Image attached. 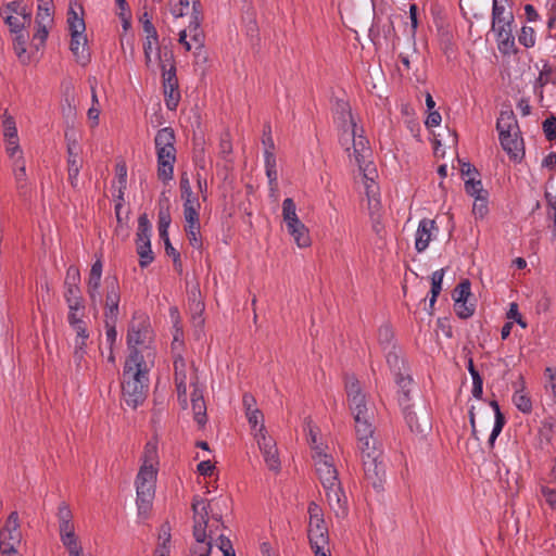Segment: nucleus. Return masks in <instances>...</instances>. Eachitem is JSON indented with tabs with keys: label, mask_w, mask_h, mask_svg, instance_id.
<instances>
[{
	"label": "nucleus",
	"mask_w": 556,
	"mask_h": 556,
	"mask_svg": "<svg viewBox=\"0 0 556 556\" xmlns=\"http://www.w3.org/2000/svg\"><path fill=\"white\" fill-rule=\"evenodd\" d=\"M148 365L141 351L129 353L123 370V399L125 403L137 408L147 397Z\"/></svg>",
	"instance_id": "obj_1"
},
{
	"label": "nucleus",
	"mask_w": 556,
	"mask_h": 556,
	"mask_svg": "<svg viewBox=\"0 0 556 556\" xmlns=\"http://www.w3.org/2000/svg\"><path fill=\"white\" fill-rule=\"evenodd\" d=\"M191 508L193 511V538L197 545L190 548V556H211L212 541L219 525L223 526L222 515L212 514L210 523L211 505L207 501L194 496Z\"/></svg>",
	"instance_id": "obj_2"
},
{
	"label": "nucleus",
	"mask_w": 556,
	"mask_h": 556,
	"mask_svg": "<svg viewBox=\"0 0 556 556\" xmlns=\"http://www.w3.org/2000/svg\"><path fill=\"white\" fill-rule=\"evenodd\" d=\"M358 439V448L361 451L364 473L368 481L377 488L382 482L384 473L383 465L379 462L381 452L377 447L376 439L374 438V427L369 426V431H356Z\"/></svg>",
	"instance_id": "obj_3"
},
{
	"label": "nucleus",
	"mask_w": 556,
	"mask_h": 556,
	"mask_svg": "<svg viewBox=\"0 0 556 556\" xmlns=\"http://www.w3.org/2000/svg\"><path fill=\"white\" fill-rule=\"evenodd\" d=\"M361 131L362 134L357 132V127L344 129L340 141L341 144L345 147L346 151H350L348 144L352 141L353 156L359 170L363 173L366 180L374 181L376 168L369 161V157L371 156V149L369 147V141L365 136H363V129H361Z\"/></svg>",
	"instance_id": "obj_4"
},
{
	"label": "nucleus",
	"mask_w": 556,
	"mask_h": 556,
	"mask_svg": "<svg viewBox=\"0 0 556 556\" xmlns=\"http://www.w3.org/2000/svg\"><path fill=\"white\" fill-rule=\"evenodd\" d=\"M151 230L152 226L146 213L138 217V229L136 233V251L139 255V265L144 268L154 261V254L151 250Z\"/></svg>",
	"instance_id": "obj_5"
},
{
	"label": "nucleus",
	"mask_w": 556,
	"mask_h": 556,
	"mask_svg": "<svg viewBox=\"0 0 556 556\" xmlns=\"http://www.w3.org/2000/svg\"><path fill=\"white\" fill-rule=\"evenodd\" d=\"M22 540V532L20 530V518L17 511H12L4 525L2 531H0V553L17 554L15 548L16 544H20Z\"/></svg>",
	"instance_id": "obj_6"
},
{
	"label": "nucleus",
	"mask_w": 556,
	"mask_h": 556,
	"mask_svg": "<svg viewBox=\"0 0 556 556\" xmlns=\"http://www.w3.org/2000/svg\"><path fill=\"white\" fill-rule=\"evenodd\" d=\"M386 351H387V355H386L387 363H388L390 369L395 375L396 383L399 384V387L402 390L404 400L407 401L408 393H409L408 386L412 383V378L408 374L404 375V372L402 371V369H405V363H404V358L402 357L401 351L395 345H392V348H390Z\"/></svg>",
	"instance_id": "obj_7"
},
{
	"label": "nucleus",
	"mask_w": 556,
	"mask_h": 556,
	"mask_svg": "<svg viewBox=\"0 0 556 556\" xmlns=\"http://www.w3.org/2000/svg\"><path fill=\"white\" fill-rule=\"evenodd\" d=\"M313 459L315 462L316 473L323 485L339 481L338 470L331 455L324 453L319 446H316L314 447Z\"/></svg>",
	"instance_id": "obj_8"
},
{
	"label": "nucleus",
	"mask_w": 556,
	"mask_h": 556,
	"mask_svg": "<svg viewBox=\"0 0 556 556\" xmlns=\"http://www.w3.org/2000/svg\"><path fill=\"white\" fill-rule=\"evenodd\" d=\"M399 401L403 406L404 418L412 432L424 433L431 429L430 418L425 408L419 412L415 410L413 405L407 404L409 399L404 400L403 394Z\"/></svg>",
	"instance_id": "obj_9"
},
{
	"label": "nucleus",
	"mask_w": 556,
	"mask_h": 556,
	"mask_svg": "<svg viewBox=\"0 0 556 556\" xmlns=\"http://www.w3.org/2000/svg\"><path fill=\"white\" fill-rule=\"evenodd\" d=\"M350 408L354 415L356 431H369V426L372 425L374 410L367 406L366 396L354 397L349 401Z\"/></svg>",
	"instance_id": "obj_10"
},
{
	"label": "nucleus",
	"mask_w": 556,
	"mask_h": 556,
	"mask_svg": "<svg viewBox=\"0 0 556 556\" xmlns=\"http://www.w3.org/2000/svg\"><path fill=\"white\" fill-rule=\"evenodd\" d=\"M190 384L193 387V391L191 393V407L193 412V418L200 427H204L207 417H206V404L203 397V391L199 388V377L197 375V368L192 365V377L190 379Z\"/></svg>",
	"instance_id": "obj_11"
},
{
	"label": "nucleus",
	"mask_w": 556,
	"mask_h": 556,
	"mask_svg": "<svg viewBox=\"0 0 556 556\" xmlns=\"http://www.w3.org/2000/svg\"><path fill=\"white\" fill-rule=\"evenodd\" d=\"M65 139L67 148L68 181L73 188H76L78 182V175L83 164V161L79 157V146L76 138H72L67 131L65 132Z\"/></svg>",
	"instance_id": "obj_12"
},
{
	"label": "nucleus",
	"mask_w": 556,
	"mask_h": 556,
	"mask_svg": "<svg viewBox=\"0 0 556 556\" xmlns=\"http://www.w3.org/2000/svg\"><path fill=\"white\" fill-rule=\"evenodd\" d=\"M121 290L116 276L105 278V312L104 318H118Z\"/></svg>",
	"instance_id": "obj_13"
},
{
	"label": "nucleus",
	"mask_w": 556,
	"mask_h": 556,
	"mask_svg": "<svg viewBox=\"0 0 556 556\" xmlns=\"http://www.w3.org/2000/svg\"><path fill=\"white\" fill-rule=\"evenodd\" d=\"M157 154V177L163 181L174 177V164L176 162L175 146L155 148Z\"/></svg>",
	"instance_id": "obj_14"
},
{
	"label": "nucleus",
	"mask_w": 556,
	"mask_h": 556,
	"mask_svg": "<svg viewBox=\"0 0 556 556\" xmlns=\"http://www.w3.org/2000/svg\"><path fill=\"white\" fill-rule=\"evenodd\" d=\"M187 364L181 355H178L174 359V380L177 390L178 403L182 409L188 407L187 399Z\"/></svg>",
	"instance_id": "obj_15"
},
{
	"label": "nucleus",
	"mask_w": 556,
	"mask_h": 556,
	"mask_svg": "<svg viewBox=\"0 0 556 556\" xmlns=\"http://www.w3.org/2000/svg\"><path fill=\"white\" fill-rule=\"evenodd\" d=\"M326 492V497L330 508L336 513L337 516H346L348 514V501L346 496L341 486V482L334 481L323 485Z\"/></svg>",
	"instance_id": "obj_16"
},
{
	"label": "nucleus",
	"mask_w": 556,
	"mask_h": 556,
	"mask_svg": "<svg viewBox=\"0 0 556 556\" xmlns=\"http://www.w3.org/2000/svg\"><path fill=\"white\" fill-rule=\"evenodd\" d=\"M157 59L160 61L162 70L163 88L178 87L176 65L173 52L166 49H164V51L161 52L160 48H157Z\"/></svg>",
	"instance_id": "obj_17"
},
{
	"label": "nucleus",
	"mask_w": 556,
	"mask_h": 556,
	"mask_svg": "<svg viewBox=\"0 0 556 556\" xmlns=\"http://www.w3.org/2000/svg\"><path fill=\"white\" fill-rule=\"evenodd\" d=\"M150 332V325L144 319L138 323L132 321L129 325L127 333V345L130 350V353L139 351L138 345H143L148 341Z\"/></svg>",
	"instance_id": "obj_18"
},
{
	"label": "nucleus",
	"mask_w": 556,
	"mask_h": 556,
	"mask_svg": "<svg viewBox=\"0 0 556 556\" xmlns=\"http://www.w3.org/2000/svg\"><path fill=\"white\" fill-rule=\"evenodd\" d=\"M503 150L515 162H521L525 156L523 139L519 132H509V135L500 137Z\"/></svg>",
	"instance_id": "obj_19"
},
{
	"label": "nucleus",
	"mask_w": 556,
	"mask_h": 556,
	"mask_svg": "<svg viewBox=\"0 0 556 556\" xmlns=\"http://www.w3.org/2000/svg\"><path fill=\"white\" fill-rule=\"evenodd\" d=\"M493 30L496 31L497 41H498V50L503 54L517 53L518 49L515 43V37L513 36L511 24L506 25L500 24L496 25Z\"/></svg>",
	"instance_id": "obj_20"
},
{
	"label": "nucleus",
	"mask_w": 556,
	"mask_h": 556,
	"mask_svg": "<svg viewBox=\"0 0 556 556\" xmlns=\"http://www.w3.org/2000/svg\"><path fill=\"white\" fill-rule=\"evenodd\" d=\"M435 220L429 218H422L416 231L415 248L417 252H424L431 241L432 230L435 229Z\"/></svg>",
	"instance_id": "obj_21"
},
{
	"label": "nucleus",
	"mask_w": 556,
	"mask_h": 556,
	"mask_svg": "<svg viewBox=\"0 0 556 556\" xmlns=\"http://www.w3.org/2000/svg\"><path fill=\"white\" fill-rule=\"evenodd\" d=\"M71 51L73 52L76 62L85 66L90 62V53L87 48V37L85 34L71 35Z\"/></svg>",
	"instance_id": "obj_22"
},
{
	"label": "nucleus",
	"mask_w": 556,
	"mask_h": 556,
	"mask_svg": "<svg viewBox=\"0 0 556 556\" xmlns=\"http://www.w3.org/2000/svg\"><path fill=\"white\" fill-rule=\"evenodd\" d=\"M496 129L498 131L500 137L509 135V132L520 131L517 118L513 110L501 111L496 122Z\"/></svg>",
	"instance_id": "obj_23"
},
{
	"label": "nucleus",
	"mask_w": 556,
	"mask_h": 556,
	"mask_svg": "<svg viewBox=\"0 0 556 556\" xmlns=\"http://www.w3.org/2000/svg\"><path fill=\"white\" fill-rule=\"evenodd\" d=\"M307 536L309 541V545L314 553H318L320 546H327L329 543V534L327 526L318 527H308Z\"/></svg>",
	"instance_id": "obj_24"
},
{
	"label": "nucleus",
	"mask_w": 556,
	"mask_h": 556,
	"mask_svg": "<svg viewBox=\"0 0 556 556\" xmlns=\"http://www.w3.org/2000/svg\"><path fill=\"white\" fill-rule=\"evenodd\" d=\"M101 276H102V262L101 260H97L90 269L89 279H88V294L92 303H96L97 296L99 295V288L101 285Z\"/></svg>",
	"instance_id": "obj_25"
},
{
	"label": "nucleus",
	"mask_w": 556,
	"mask_h": 556,
	"mask_svg": "<svg viewBox=\"0 0 556 556\" xmlns=\"http://www.w3.org/2000/svg\"><path fill=\"white\" fill-rule=\"evenodd\" d=\"M504 2H507V0H493L492 28L500 24L505 23L508 25L514 23V14L511 11L506 12Z\"/></svg>",
	"instance_id": "obj_26"
},
{
	"label": "nucleus",
	"mask_w": 556,
	"mask_h": 556,
	"mask_svg": "<svg viewBox=\"0 0 556 556\" xmlns=\"http://www.w3.org/2000/svg\"><path fill=\"white\" fill-rule=\"evenodd\" d=\"M13 38V49L14 52L20 60V62L24 65L30 62V55L27 53L26 45L29 39V34L26 30L14 33Z\"/></svg>",
	"instance_id": "obj_27"
},
{
	"label": "nucleus",
	"mask_w": 556,
	"mask_h": 556,
	"mask_svg": "<svg viewBox=\"0 0 556 556\" xmlns=\"http://www.w3.org/2000/svg\"><path fill=\"white\" fill-rule=\"evenodd\" d=\"M156 470L153 465H142L136 478V489L138 486L155 490Z\"/></svg>",
	"instance_id": "obj_28"
},
{
	"label": "nucleus",
	"mask_w": 556,
	"mask_h": 556,
	"mask_svg": "<svg viewBox=\"0 0 556 556\" xmlns=\"http://www.w3.org/2000/svg\"><path fill=\"white\" fill-rule=\"evenodd\" d=\"M155 490H149L148 488H137V506L138 514L146 518L152 507V500L154 497Z\"/></svg>",
	"instance_id": "obj_29"
},
{
	"label": "nucleus",
	"mask_w": 556,
	"mask_h": 556,
	"mask_svg": "<svg viewBox=\"0 0 556 556\" xmlns=\"http://www.w3.org/2000/svg\"><path fill=\"white\" fill-rule=\"evenodd\" d=\"M336 111L338 114V118L342 124L343 130L356 128V123L353 118L351 108L345 101H337Z\"/></svg>",
	"instance_id": "obj_30"
},
{
	"label": "nucleus",
	"mask_w": 556,
	"mask_h": 556,
	"mask_svg": "<svg viewBox=\"0 0 556 556\" xmlns=\"http://www.w3.org/2000/svg\"><path fill=\"white\" fill-rule=\"evenodd\" d=\"M53 0H38V10L35 22L53 23Z\"/></svg>",
	"instance_id": "obj_31"
},
{
	"label": "nucleus",
	"mask_w": 556,
	"mask_h": 556,
	"mask_svg": "<svg viewBox=\"0 0 556 556\" xmlns=\"http://www.w3.org/2000/svg\"><path fill=\"white\" fill-rule=\"evenodd\" d=\"M5 24L10 27V31L12 34L17 31H23L27 26L30 25V16L24 15V16H15L11 14H2Z\"/></svg>",
	"instance_id": "obj_32"
},
{
	"label": "nucleus",
	"mask_w": 556,
	"mask_h": 556,
	"mask_svg": "<svg viewBox=\"0 0 556 556\" xmlns=\"http://www.w3.org/2000/svg\"><path fill=\"white\" fill-rule=\"evenodd\" d=\"M202 21L203 20H199V17H191V21L188 25L189 35L195 42L198 49H202L204 47V34L201 29Z\"/></svg>",
	"instance_id": "obj_33"
},
{
	"label": "nucleus",
	"mask_w": 556,
	"mask_h": 556,
	"mask_svg": "<svg viewBox=\"0 0 556 556\" xmlns=\"http://www.w3.org/2000/svg\"><path fill=\"white\" fill-rule=\"evenodd\" d=\"M490 405L492 406V408L494 409V413H495V422H494V427H493V430L491 432V435L489 438V443L491 445L494 444L496 438L498 437V434L501 433L504 425H505V416L502 414L501 409H500V406H498V403L496 401H492L490 403Z\"/></svg>",
	"instance_id": "obj_34"
},
{
	"label": "nucleus",
	"mask_w": 556,
	"mask_h": 556,
	"mask_svg": "<svg viewBox=\"0 0 556 556\" xmlns=\"http://www.w3.org/2000/svg\"><path fill=\"white\" fill-rule=\"evenodd\" d=\"M65 300L68 305V308L72 311H78L80 308H84L83 305V298L80 295V289L79 287H65Z\"/></svg>",
	"instance_id": "obj_35"
},
{
	"label": "nucleus",
	"mask_w": 556,
	"mask_h": 556,
	"mask_svg": "<svg viewBox=\"0 0 556 556\" xmlns=\"http://www.w3.org/2000/svg\"><path fill=\"white\" fill-rule=\"evenodd\" d=\"M180 193L181 199L184 200V205H199V200L193 195L189 178L186 175H182L180 178Z\"/></svg>",
	"instance_id": "obj_36"
},
{
	"label": "nucleus",
	"mask_w": 556,
	"mask_h": 556,
	"mask_svg": "<svg viewBox=\"0 0 556 556\" xmlns=\"http://www.w3.org/2000/svg\"><path fill=\"white\" fill-rule=\"evenodd\" d=\"M175 131L170 127L160 129L154 138L155 148L175 146Z\"/></svg>",
	"instance_id": "obj_37"
},
{
	"label": "nucleus",
	"mask_w": 556,
	"mask_h": 556,
	"mask_svg": "<svg viewBox=\"0 0 556 556\" xmlns=\"http://www.w3.org/2000/svg\"><path fill=\"white\" fill-rule=\"evenodd\" d=\"M254 438L262 453H265L277 447L274 439L267 435L265 426L263 424L262 426H260V429L255 432Z\"/></svg>",
	"instance_id": "obj_38"
},
{
	"label": "nucleus",
	"mask_w": 556,
	"mask_h": 556,
	"mask_svg": "<svg viewBox=\"0 0 556 556\" xmlns=\"http://www.w3.org/2000/svg\"><path fill=\"white\" fill-rule=\"evenodd\" d=\"M288 232L293 237L295 243L300 248H307L311 245V237L308 233V229L305 225H301V227H295Z\"/></svg>",
	"instance_id": "obj_39"
},
{
	"label": "nucleus",
	"mask_w": 556,
	"mask_h": 556,
	"mask_svg": "<svg viewBox=\"0 0 556 556\" xmlns=\"http://www.w3.org/2000/svg\"><path fill=\"white\" fill-rule=\"evenodd\" d=\"M52 23H45V22H36L37 25V31L33 36V46L36 50H39L41 47L45 46L46 40L48 38V27Z\"/></svg>",
	"instance_id": "obj_40"
},
{
	"label": "nucleus",
	"mask_w": 556,
	"mask_h": 556,
	"mask_svg": "<svg viewBox=\"0 0 556 556\" xmlns=\"http://www.w3.org/2000/svg\"><path fill=\"white\" fill-rule=\"evenodd\" d=\"M67 24L71 35L85 33V21L83 17H79L77 12H75L73 9L68 11Z\"/></svg>",
	"instance_id": "obj_41"
},
{
	"label": "nucleus",
	"mask_w": 556,
	"mask_h": 556,
	"mask_svg": "<svg viewBox=\"0 0 556 556\" xmlns=\"http://www.w3.org/2000/svg\"><path fill=\"white\" fill-rule=\"evenodd\" d=\"M394 340V332L391 326L389 325H382L378 330V341L380 345L383 348V350H388L392 348V345H395L393 343Z\"/></svg>",
	"instance_id": "obj_42"
},
{
	"label": "nucleus",
	"mask_w": 556,
	"mask_h": 556,
	"mask_svg": "<svg viewBox=\"0 0 556 556\" xmlns=\"http://www.w3.org/2000/svg\"><path fill=\"white\" fill-rule=\"evenodd\" d=\"M345 391L349 401L353 400L354 397H362L365 395L362 392L359 381L354 376H348L345 378Z\"/></svg>",
	"instance_id": "obj_43"
},
{
	"label": "nucleus",
	"mask_w": 556,
	"mask_h": 556,
	"mask_svg": "<svg viewBox=\"0 0 556 556\" xmlns=\"http://www.w3.org/2000/svg\"><path fill=\"white\" fill-rule=\"evenodd\" d=\"M140 23L142 24L143 31L147 34V37H150L153 39V42L156 46V49L159 48V35L156 31V28L154 27L151 16L148 14V12H144L139 17Z\"/></svg>",
	"instance_id": "obj_44"
},
{
	"label": "nucleus",
	"mask_w": 556,
	"mask_h": 556,
	"mask_svg": "<svg viewBox=\"0 0 556 556\" xmlns=\"http://www.w3.org/2000/svg\"><path fill=\"white\" fill-rule=\"evenodd\" d=\"M470 281L468 279L462 280L453 290V299L455 302H464L467 301L470 296Z\"/></svg>",
	"instance_id": "obj_45"
},
{
	"label": "nucleus",
	"mask_w": 556,
	"mask_h": 556,
	"mask_svg": "<svg viewBox=\"0 0 556 556\" xmlns=\"http://www.w3.org/2000/svg\"><path fill=\"white\" fill-rule=\"evenodd\" d=\"M1 14H11V15H14L15 16H24V15H27V16H30L31 17V12L30 10L26 7V5H23L21 2L18 1H12L10 3H8L5 5V8L1 11Z\"/></svg>",
	"instance_id": "obj_46"
},
{
	"label": "nucleus",
	"mask_w": 556,
	"mask_h": 556,
	"mask_svg": "<svg viewBox=\"0 0 556 556\" xmlns=\"http://www.w3.org/2000/svg\"><path fill=\"white\" fill-rule=\"evenodd\" d=\"M231 153H232L231 137H230L229 131H225L220 135V139H219V155L225 161H228Z\"/></svg>",
	"instance_id": "obj_47"
},
{
	"label": "nucleus",
	"mask_w": 556,
	"mask_h": 556,
	"mask_svg": "<svg viewBox=\"0 0 556 556\" xmlns=\"http://www.w3.org/2000/svg\"><path fill=\"white\" fill-rule=\"evenodd\" d=\"M164 94L167 109L176 110L180 100V92L178 87L164 88Z\"/></svg>",
	"instance_id": "obj_48"
},
{
	"label": "nucleus",
	"mask_w": 556,
	"mask_h": 556,
	"mask_svg": "<svg viewBox=\"0 0 556 556\" xmlns=\"http://www.w3.org/2000/svg\"><path fill=\"white\" fill-rule=\"evenodd\" d=\"M472 213L476 217L483 218L488 213V192L475 198Z\"/></svg>",
	"instance_id": "obj_49"
},
{
	"label": "nucleus",
	"mask_w": 556,
	"mask_h": 556,
	"mask_svg": "<svg viewBox=\"0 0 556 556\" xmlns=\"http://www.w3.org/2000/svg\"><path fill=\"white\" fill-rule=\"evenodd\" d=\"M514 404L522 413H530L532 410V402L529 396L520 391H517L513 396Z\"/></svg>",
	"instance_id": "obj_50"
},
{
	"label": "nucleus",
	"mask_w": 556,
	"mask_h": 556,
	"mask_svg": "<svg viewBox=\"0 0 556 556\" xmlns=\"http://www.w3.org/2000/svg\"><path fill=\"white\" fill-rule=\"evenodd\" d=\"M518 40L520 45L526 48H531L535 45V33L532 27L522 26L521 30L518 35Z\"/></svg>",
	"instance_id": "obj_51"
},
{
	"label": "nucleus",
	"mask_w": 556,
	"mask_h": 556,
	"mask_svg": "<svg viewBox=\"0 0 556 556\" xmlns=\"http://www.w3.org/2000/svg\"><path fill=\"white\" fill-rule=\"evenodd\" d=\"M465 190L469 195L475 198L478 195H483L484 192H488L483 189L481 180L475 179V177H470L465 181Z\"/></svg>",
	"instance_id": "obj_52"
},
{
	"label": "nucleus",
	"mask_w": 556,
	"mask_h": 556,
	"mask_svg": "<svg viewBox=\"0 0 556 556\" xmlns=\"http://www.w3.org/2000/svg\"><path fill=\"white\" fill-rule=\"evenodd\" d=\"M264 460L269 470L278 472L280 470V459L277 447L263 453Z\"/></svg>",
	"instance_id": "obj_53"
},
{
	"label": "nucleus",
	"mask_w": 556,
	"mask_h": 556,
	"mask_svg": "<svg viewBox=\"0 0 556 556\" xmlns=\"http://www.w3.org/2000/svg\"><path fill=\"white\" fill-rule=\"evenodd\" d=\"M125 190L126 189H121V186H118V195H117L116 203H115V215H116V220H117V225L115 228L116 235H118L119 230L123 229V218L121 217V210H123V206H124Z\"/></svg>",
	"instance_id": "obj_54"
},
{
	"label": "nucleus",
	"mask_w": 556,
	"mask_h": 556,
	"mask_svg": "<svg viewBox=\"0 0 556 556\" xmlns=\"http://www.w3.org/2000/svg\"><path fill=\"white\" fill-rule=\"evenodd\" d=\"M86 341H87V339H78V338H76V340H75V349H74V353H73V358H74V362L77 367L80 366V364L85 357L86 346H87Z\"/></svg>",
	"instance_id": "obj_55"
},
{
	"label": "nucleus",
	"mask_w": 556,
	"mask_h": 556,
	"mask_svg": "<svg viewBox=\"0 0 556 556\" xmlns=\"http://www.w3.org/2000/svg\"><path fill=\"white\" fill-rule=\"evenodd\" d=\"M296 205L291 198H287L282 202V217L285 223L296 217Z\"/></svg>",
	"instance_id": "obj_56"
},
{
	"label": "nucleus",
	"mask_w": 556,
	"mask_h": 556,
	"mask_svg": "<svg viewBox=\"0 0 556 556\" xmlns=\"http://www.w3.org/2000/svg\"><path fill=\"white\" fill-rule=\"evenodd\" d=\"M444 277V269H439L432 273L431 276V294L433 296H439L441 290H442V281Z\"/></svg>",
	"instance_id": "obj_57"
},
{
	"label": "nucleus",
	"mask_w": 556,
	"mask_h": 556,
	"mask_svg": "<svg viewBox=\"0 0 556 556\" xmlns=\"http://www.w3.org/2000/svg\"><path fill=\"white\" fill-rule=\"evenodd\" d=\"M543 131L548 141H553L556 139V117L549 116L547 117L543 124Z\"/></svg>",
	"instance_id": "obj_58"
},
{
	"label": "nucleus",
	"mask_w": 556,
	"mask_h": 556,
	"mask_svg": "<svg viewBox=\"0 0 556 556\" xmlns=\"http://www.w3.org/2000/svg\"><path fill=\"white\" fill-rule=\"evenodd\" d=\"M454 309L456 312V315L462 319H467L471 317L475 313V306L467 305V301L455 302Z\"/></svg>",
	"instance_id": "obj_59"
},
{
	"label": "nucleus",
	"mask_w": 556,
	"mask_h": 556,
	"mask_svg": "<svg viewBox=\"0 0 556 556\" xmlns=\"http://www.w3.org/2000/svg\"><path fill=\"white\" fill-rule=\"evenodd\" d=\"M3 128H4V137L7 140L16 139L17 138V129L15 125V121L12 116H5L3 119Z\"/></svg>",
	"instance_id": "obj_60"
},
{
	"label": "nucleus",
	"mask_w": 556,
	"mask_h": 556,
	"mask_svg": "<svg viewBox=\"0 0 556 556\" xmlns=\"http://www.w3.org/2000/svg\"><path fill=\"white\" fill-rule=\"evenodd\" d=\"M116 321L117 318H104L105 329H106V340L110 343V346L114 344L116 341L117 332H116Z\"/></svg>",
	"instance_id": "obj_61"
},
{
	"label": "nucleus",
	"mask_w": 556,
	"mask_h": 556,
	"mask_svg": "<svg viewBox=\"0 0 556 556\" xmlns=\"http://www.w3.org/2000/svg\"><path fill=\"white\" fill-rule=\"evenodd\" d=\"M80 273L76 266H70L66 271L65 287H79Z\"/></svg>",
	"instance_id": "obj_62"
},
{
	"label": "nucleus",
	"mask_w": 556,
	"mask_h": 556,
	"mask_svg": "<svg viewBox=\"0 0 556 556\" xmlns=\"http://www.w3.org/2000/svg\"><path fill=\"white\" fill-rule=\"evenodd\" d=\"M56 517H58L59 525L70 522L73 520V513L67 503H65V502L60 503V505L58 507Z\"/></svg>",
	"instance_id": "obj_63"
},
{
	"label": "nucleus",
	"mask_w": 556,
	"mask_h": 556,
	"mask_svg": "<svg viewBox=\"0 0 556 556\" xmlns=\"http://www.w3.org/2000/svg\"><path fill=\"white\" fill-rule=\"evenodd\" d=\"M199 205H184V217L186 224H194L200 220L199 218Z\"/></svg>",
	"instance_id": "obj_64"
}]
</instances>
